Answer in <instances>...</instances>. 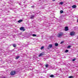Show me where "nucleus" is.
Instances as JSON below:
<instances>
[{
    "instance_id": "nucleus-28",
    "label": "nucleus",
    "mask_w": 78,
    "mask_h": 78,
    "mask_svg": "<svg viewBox=\"0 0 78 78\" xmlns=\"http://www.w3.org/2000/svg\"><path fill=\"white\" fill-rule=\"evenodd\" d=\"M52 1H53V2H54V1H55V0H52Z\"/></svg>"
},
{
    "instance_id": "nucleus-3",
    "label": "nucleus",
    "mask_w": 78,
    "mask_h": 78,
    "mask_svg": "<svg viewBox=\"0 0 78 78\" xmlns=\"http://www.w3.org/2000/svg\"><path fill=\"white\" fill-rule=\"evenodd\" d=\"M35 15H31V16L30 17V19H34L35 17Z\"/></svg>"
},
{
    "instance_id": "nucleus-1",
    "label": "nucleus",
    "mask_w": 78,
    "mask_h": 78,
    "mask_svg": "<svg viewBox=\"0 0 78 78\" xmlns=\"http://www.w3.org/2000/svg\"><path fill=\"white\" fill-rule=\"evenodd\" d=\"M64 35V34L62 32H60L58 34L57 37H61Z\"/></svg>"
},
{
    "instance_id": "nucleus-7",
    "label": "nucleus",
    "mask_w": 78,
    "mask_h": 78,
    "mask_svg": "<svg viewBox=\"0 0 78 78\" xmlns=\"http://www.w3.org/2000/svg\"><path fill=\"white\" fill-rule=\"evenodd\" d=\"M69 30V29H68V27H66L65 28V31H67Z\"/></svg>"
},
{
    "instance_id": "nucleus-27",
    "label": "nucleus",
    "mask_w": 78,
    "mask_h": 78,
    "mask_svg": "<svg viewBox=\"0 0 78 78\" xmlns=\"http://www.w3.org/2000/svg\"><path fill=\"white\" fill-rule=\"evenodd\" d=\"M68 66H69V67H70V65L69 64Z\"/></svg>"
},
{
    "instance_id": "nucleus-23",
    "label": "nucleus",
    "mask_w": 78,
    "mask_h": 78,
    "mask_svg": "<svg viewBox=\"0 0 78 78\" xmlns=\"http://www.w3.org/2000/svg\"><path fill=\"white\" fill-rule=\"evenodd\" d=\"M64 41H62V42H61L60 43V44H63L64 43Z\"/></svg>"
},
{
    "instance_id": "nucleus-13",
    "label": "nucleus",
    "mask_w": 78,
    "mask_h": 78,
    "mask_svg": "<svg viewBox=\"0 0 78 78\" xmlns=\"http://www.w3.org/2000/svg\"><path fill=\"white\" fill-rule=\"evenodd\" d=\"M13 46L14 47H16V44H13Z\"/></svg>"
},
{
    "instance_id": "nucleus-11",
    "label": "nucleus",
    "mask_w": 78,
    "mask_h": 78,
    "mask_svg": "<svg viewBox=\"0 0 78 78\" xmlns=\"http://www.w3.org/2000/svg\"><path fill=\"white\" fill-rule=\"evenodd\" d=\"M22 21H23V20H20L18 21V22H19V23H20V22H22Z\"/></svg>"
},
{
    "instance_id": "nucleus-9",
    "label": "nucleus",
    "mask_w": 78,
    "mask_h": 78,
    "mask_svg": "<svg viewBox=\"0 0 78 78\" xmlns=\"http://www.w3.org/2000/svg\"><path fill=\"white\" fill-rule=\"evenodd\" d=\"M43 55H44V54H43V53H41L40 54V55H39V57L42 56Z\"/></svg>"
},
{
    "instance_id": "nucleus-2",
    "label": "nucleus",
    "mask_w": 78,
    "mask_h": 78,
    "mask_svg": "<svg viewBox=\"0 0 78 78\" xmlns=\"http://www.w3.org/2000/svg\"><path fill=\"white\" fill-rule=\"evenodd\" d=\"M16 73V72L15 71H12L11 73V75H14Z\"/></svg>"
},
{
    "instance_id": "nucleus-29",
    "label": "nucleus",
    "mask_w": 78,
    "mask_h": 78,
    "mask_svg": "<svg viewBox=\"0 0 78 78\" xmlns=\"http://www.w3.org/2000/svg\"><path fill=\"white\" fill-rule=\"evenodd\" d=\"M19 5H20V3H19Z\"/></svg>"
},
{
    "instance_id": "nucleus-15",
    "label": "nucleus",
    "mask_w": 78,
    "mask_h": 78,
    "mask_svg": "<svg viewBox=\"0 0 78 78\" xmlns=\"http://www.w3.org/2000/svg\"><path fill=\"white\" fill-rule=\"evenodd\" d=\"M69 78H73V76H70L68 77Z\"/></svg>"
},
{
    "instance_id": "nucleus-18",
    "label": "nucleus",
    "mask_w": 78,
    "mask_h": 78,
    "mask_svg": "<svg viewBox=\"0 0 78 78\" xmlns=\"http://www.w3.org/2000/svg\"><path fill=\"white\" fill-rule=\"evenodd\" d=\"M55 46H58V44L57 43H56L55 44Z\"/></svg>"
},
{
    "instance_id": "nucleus-22",
    "label": "nucleus",
    "mask_w": 78,
    "mask_h": 78,
    "mask_svg": "<svg viewBox=\"0 0 78 78\" xmlns=\"http://www.w3.org/2000/svg\"><path fill=\"white\" fill-rule=\"evenodd\" d=\"M63 11L61 10V11H60V13H63Z\"/></svg>"
},
{
    "instance_id": "nucleus-17",
    "label": "nucleus",
    "mask_w": 78,
    "mask_h": 78,
    "mask_svg": "<svg viewBox=\"0 0 78 78\" xmlns=\"http://www.w3.org/2000/svg\"><path fill=\"white\" fill-rule=\"evenodd\" d=\"M32 36H33L34 37H35L36 36V35L35 34H32Z\"/></svg>"
},
{
    "instance_id": "nucleus-26",
    "label": "nucleus",
    "mask_w": 78,
    "mask_h": 78,
    "mask_svg": "<svg viewBox=\"0 0 78 78\" xmlns=\"http://www.w3.org/2000/svg\"><path fill=\"white\" fill-rule=\"evenodd\" d=\"M31 8H34V6H32L31 7Z\"/></svg>"
},
{
    "instance_id": "nucleus-19",
    "label": "nucleus",
    "mask_w": 78,
    "mask_h": 78,
    "mask_svg": "<svg viewBox=\"0 0 78 78\" xmlns=\"http://www.w3.org/2000/svg\"><path fill=\"white\" fill-rule=\"evenodd\" d=\"M68 51H69V50H66V51H65V52L67 53V52H68Z\"/></svg>"
},
{
    "instance_id": "nucleus-8",
    "label": "nucleus",
    "mask_w": 78,
    "mask_h": 78,
    "mask_svg": "<svg viewBox=\"0 0 78 78\" xmlns=\"http://www.w3.org/2000/svg\"><path fill=\"white\" fill-rule=\"evenodd\" d=\"M72 8H76V5H74L72 6Z\"/></svg>"
},
{
    "instance_id": "nucleus-5",
    "label": "nucleus",
    "mask_w": 78,
    "mask_h": 78,
    "mask_svg": "<svg viewBox=\"0 0 78 78\" xmlns=\"http://www.w3.org/2000/svg\"><path fill=\"white\" fill-rule=\"evenodd\" d=\"M20 30H22L23 31H25V29H24V27H21L20 28Z\"/></svg>"
},
{
    "instance_id": "nucleus-30",
    "label": "nucleus",
    "mask_w": 78,
    "mask_h": 78,
    "mask_svg": "<svg viewBox=\"0 0 78 78\" xmlns=\"http://www.w3.org/2000/svg\"><path fill=\"white\" fill-rule=\"evenodd\" d=\"M65 69H67V68H66Z\"/></svg>"
},
{
    "instance_id": "nucleus-16",
    "label": "nucleus",
    "mask_w": 78,
    "mask_h": 78,
    "mask_svg": "<svg viewBox=\"0 0 78 78\" xmlns=\"http://www.w3.org/2000/svg\"><path fill=\"white\" fill-rule=\"evenodd\" d=\"M50 77L51 78H53V77H54V75H51L50 76Z\"/></svg>"
},
{
    "instance_id": "nucleus-4",
    "label": "nucleus",
    "mask_w": 78,
    "mask_h": 78,
    "mask_svg": "<svg viewBox=\"0 0 78 78\" xmlns=\"http://www.w3.org/2000/svg\"><path fill=\"white\" fill-rule=\"evenodd\" d=\"M52 47L53 46L52 45V44H49L48 47V49H50V48H52Z\"/></svg>"
},
{
    "instance_id": "nucleus-6",
    "label": "nucleus",
    "mask_w": 78,
    "mask_h": 78,
    "mask_svg": "<svg viewBox=\"0 0 78 78\" xmlns=\"http://www.w3.org/2000/svg\"><path fill=\"white\" fill-rule=\"evenodd\" d=\"M70 34L71 36H73L75 34V32H72L70 33Z\"/></svg>"
},
{
    "instance_id": "nucleus-24",
    "label": "nucleus",
    "mask_w": 78,
    "mask_h": 78,
    "mask_svg": "<svg viewBox=\"0 0 78 78\" xmlns=\"http://www.w3.org/2000/svg\"><path fill=\"white\" fill-rule=\"evenodd\" d=\"M75 60H76V59H74L72 60V61H75Z\"/></svg>"
},
{
    "instance_id": "nucleus-25",
    "label": "nucleus",
    "mask_w": 78,
    "mask_h": 78,
    "mask_svg": "<svg viewBox=\"0 0 78 78\" xmlns=\"http://www.w3.org/2000/svg\"><path fill=\"white\" fill-rule=\"evenodd\" d=\"M37 14H38V13H37L36 14H35V15H35V16H37Z\"/></svg>"
},
{
    "instance_id": "nucleus-12",
    "label": "nucleus",
    "mask_w": 78,
    "mask_h": 78,
    "mask_svg": "<svg viewBox=\"0 0 78 78\" xmlns=\"http://www.w3.org/2000/svg\"><path fill=\"white\" fill-rule=\"evenodd\" d=\"M48 66H49V65L48 64H46L45 65L46 67H48Z\"/></svg>"
},
{
    "instance_id": "nucleus-20",
    "label": "nucleus",
    "mask_w": 78,
    "mask_h": 78,
    "mask_svg": "<svg viewBox=\"0 0 78 78\" xmlns=\"http://www.w3.org/2000/svg\"><path fill=\"white\" fill-rule=\"evenodd\" d=\"M60 5H63V2H61L60 3Z\"/></svg>"
},
{
    "instance_id": "nucleus-21",
    "label": "nucleus",
    "mask_w": 78,
    "mask_h": 78,
    "mask_svg": "<svg viewBox=\"0 0 78 78\" xmlns=\"http://www.w3.org/2000/svg\"><path fill=\"white\" fill-rule=\"evenodd\" d=\"M71 47V46L69 45L68 46V48H70Z\"/></svg>"
},
{
    "instance_id": "nucleus-10",
    "label": "nucleus",
    "mask_w": 78,
    "mask_h": 78,
    "mask_svg": "<svg viewBox=\"0 0 78 78\" xmlns=\"http://www.w3.org/2000/svg\"><path fill=\"white\" fill-rule=\"evenodd\" d=\"M20 58V56H17L15 58V59H18V58Z\"/></svg>"
},
{
    "instance_id": "nucleus-14",
    "label": "nucleus",
    "mask_w": 78,
    "mask_h": 78,
    "mask_svg": "<svg viewBox=\"0 0 78 78\" xmlns=\"http://www.w3.org/2000/svg\"><path fill=\"white\" fill-rule=\"evenodd\" d=\"M44 46H42L41 47V50H42L43 49H44Z\"/></svg>"
}]
</instances>
